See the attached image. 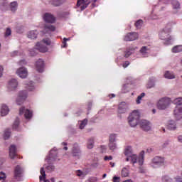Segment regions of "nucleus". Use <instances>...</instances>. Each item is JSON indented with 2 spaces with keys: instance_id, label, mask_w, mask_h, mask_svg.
Here are the masks:
<instances>
[{
  "instance_id": "nucleus-1",
  "label": "nucleus",
  "mask_w": 182,
  "mask_h": 182,
  "mask_svg": "<svg viewBox=\"0 0 182 182\" xmlns=\"http://www.w3.org/2000/svg\"><path fill=\"white\" fill-rule=\"evenodd\" d=\"M58 149L56 148H53L50 151L49 156H48L46 159V163L49 165L46 166V170L48 171H53L55 170V166L50 164L53 161H55L58 159Z\"/></svg>"
},
{
  "instance_id": "nucleus-2",
  "label": "nucleus",
  "mask_w": 182,
  "mask_h": 182,
  "mask_svg": "<svg viewBox=\"0 0 182 182\" xmlns=\"http://www.w3.org/2000/svg\"><path fill=\"white\" fill-rule=\"evenodd\" d=\"M127 122L130 127H136L140 123V112L134 110L127 117Z\"/></svg>"
},
{
  "instance_id": "nucleus-3",
  "label": "nucleus",
  "mask_w": 182,
  "mask_h": 182,
  "mask_svg": "<svg viewBox=\"0 0 182 182\" xmlns=\"http://www.w3.org/2000/svg\"><path fill=\"white\" fill-rule=\"evenodd\" d=\"M126 161H131L132 164L138 163L139 166H143L144 163V151H141L138 156L135 154H132L127 157Z\"/></svg>"
},
{
  "instance_id": "nucleus-4",
  "label": "nucleus",
  "mask_w": 182,
  "mask_h": 182,
  "mask_svg": "<svg viewBox=\"0 0 182 182\" xmlns=\"http://www.w3.org/2000/svg\"><path fill=\"white\" fill-rule=\"evenodd\" d=\"M165 164L166 159H164V157L156 156L151 160L150 166L153 168H159V167L164 166Z\"/></svg>"
},
{
  "instance_id": "nucleus-5",
  "label": "nucleus",
  "mask_w": 182,
  "mask_h": 182,
  "mask_svg": "<svg viewBox=\"0 0 182 182\" xmlns=\"http://www.w3.org/2000/svg\"><path fill=\"white\" fill-rule=\"evenodd\" d=\"M171 103V100L167 97L161 98L157 104V108L159 109V110H166L167 107L170 106V104Z\"/></svg>"
},
{
  "instance_id": "nucleus-6",
  "label": "nucleus",
  "mask_w": 182,
  "mask_h": 182,
  "mask_svg": "<svg viewBox=\"0 0 182 182\" xmlns=\"http://www.w3.org/2000/svg\"><path fill=\"white\" fill-rule=\"evenodd\" d=\"M159 39L164 41L166 45H170V41L173 39V37L170 36V32H168L165 28H163L159 31Z\"/></svg>"
},
{
  "instance_id": "nucleus-7",
  "label": "nucleus",
  "mask_w": 182,
  "mask_h": 182,
  "mask_svg": "<svg viewBox=\"0 0 182 182\" xmlns=\"http://www.w3.org/2000/svg\"><path fill=\"white\" fill-rule=\"evenodd\" d=\"M168 0H159L158 5L159 6H155V7L153 9L150 16H149V18L150 19H159V15L154 14V11H157V8H160L161 11H163V9H164V7L161 5H163V4H168V1H167Z\"/></svg>"
},
{
  "instance_id": "nucleus-8",
  "label": "nucleus",
  "mask_w": 182,
  "mask_h": 182,
  "mask_svg": "<svg viewBox=\"0 0 182 182\" xmlns=\"http://www.w3.org/2000/svg\"><path fill=\"white\" fill-rule=\"evenodd\" d=\"M28 97V91L26 90H21L18 92V95L16 100V105L21 106L26 100Z\"/></svg>"
},
{
  "instance_id": "nucleus-9",
  "label": "nucleus",
  "mask_w": 182,
  "mask_h": 182,
  "mask_svg": "<svg viewBox=\"0 0 182 182\" xmlns=\"http://www.w3.org/2000/svg\"><path fill=\"white\" fill-rule=\"evenodd\" d=\"M116 137H117V135L116 134H112L109 135V144L108 147L109 150L112 151H114V150H117V144L116 143Z\"/></svg>"
},
{
  "instance_id": "nucleus-10",
  "label": "nucleus",
  "mask_w": 182,
  "mask_h": 182,
  "mask_svg": "<svg viewBox=\"0 0 182 182\" xmlns=\"http://www.w3.org/2000/svg\"><path fill=\"white\" fill-rule=\"evenodd\" d=\"M71 153L73 157H77V159L80 157L82 155V151H80V146H79V144L75 143L73 145Z\"/></svg>"
},
{
  "instance_id": "nucleus-11",
  "label": "nucleus",
  "mask_w": 182,
  "mask_h": 182,
  "mask_svg": "<svg viewBox=\"0 0 182 182\" xmlns=\"http://www.w3.org/2000/svg\"><path fill=\"white\" fill-rule=\"evenodd\" d=\"M139 124H140L141 128L144 129V132H150V130H151V124L146 119L140 120Z\"/></svg>"
},
{
  "instance_id": "nucleus-12",
  "label": "nucleus",
  "mask_w": 182,
  "mask_h": 182,
  "mask_svg": "<svg viewBox=\"0 0 182 182\" xmlns=\"http://www.w3.org/2000/svg\"><path fill=\"white\" fill-rule=\"evenodd\" d=\"M18 80L15 78L10 80L7 85L9 92H14L18 87Z\"/></svg>"
},
{
  "instance_id": "nucleus-13",
  "label": "nucleus",
  "mask_w": 182,
  "mask_h": 182,
  "mask_svg": "<svg viewBox=\"0 0 182 182\" xmlns=\"http://www.w3.org/2000/svg\"><path fill=\"white\" fill-rule=\"evenodd\" d=\"M136 39H139V33L136 32L129 33L124 38V41H126V42L136 41Z\"/></svg>"
},
{
  "instance_id": "nucleus-14",
  "label": "nucleus",
  "mask_w": 182,
  "mask_h": 182,
  "mask_svg": "<svg viewBox=\"0 0 182 182\" xmlns=\"http://www.w3.org/2000/svg\"><path fill=\"white\" fill-rule=\"evenodd\" d=\"M16 75L21 79L28 77V70L26 68L21 67L16 70Z\"/></svg>"
},
{
  "instance_id": "nucleus-15",
  "label": "nucleus",
  "mask_w": 182,
  "mask_h": 182,
  "mask_svg": "<svg viewBox=\"0 0 182 182\" xmlns=\"http://www.w3.org/2000/svg\"><path fill=\"white\" fill-rule=\"evenodd\" d=\"M36 68L39 73H42L45 70V62L43 60L40 58L36 62Z\"/></svg>"
},
{
  "instance_id": "nucleus-16",
  "label": "nucleus",
  "mask_w": 182,
  "mask_h": 182,
  "mask_svg": "<svg viewBox=\"0 0 182 182\" xmlns=\"http://www.w3.org/2000/svg\"><path fill=\"white\" fill-rule=\"evenodd\" d=\"M43 19L48 23H55L56 18L50 13H46L43 16Z\"/></svg>"
},
{
  "instance_id": "nucleus-17",
  "label": "nucleus",
  "mask_w": 182,
  "mask_h": 182,
  "mask_svg": "<svg viewBox=\"0 0 182 182\" xmlns=\"http://www.w3.org/2000/svg\"><path fill=\"white\" fill-rule=\"evenodd\" d=\"M151 48L149 46H142L139 50V53L141 58H148L150 53Z\"/></svg>"
},
{
  "instance_id": "nucleus-18",
  "label": "nucleus",
  "mask_w": 182,
  "mask_h": 182,
  "mask_svg": "<svg viewBox=\"0 0 182 182\" xmlns=\"http://www.w3.org/2000/svg\"><path fill=\"white\" fill-rule=\"evenodd\" d=\"M36 49L41 53H46V52L49 50V49L45 45H43V43H42L41 41L37 42L36 43Z\"/></svg>"
},
{
  "instance_id": "nucleus-19",
  "label": "nucleus",
  "mask_w": 182,
  "mask_h": 182,
  "mask_svg": "<svg viewBox=\"0 0 182 182\" xmlns=\"http://www.w3.org/2000/svg\"><path fill=\"white\" fill-rule=\"evenodd\" d=\"M22 174H23V168L18 165L14 169V178H16V180H19V178L22 177Z\"/></svg>"
},
{
  "instance_id": "nucleus-20",
  "label": "nucleus",
  "mask_w": 182,
  "mask_h": 182,
  "mask_svg": "<svg viewBox=\"0 0 182 182\" xmlns=\"http://www.w3.org/2000/svg\"><path fill=\"white\" fill-rule=\"evenodd\" d=\"M40 173H41V176H39L40 181L55 182V178H51L50 180L46 179V173H45V169L43 168H41Z\"/></svg>"
},
{
  "instance_id": "nucleus-21",
  "label": "nucleus",
  "mask_w": 182,
  "mask_h": 182,
  "mask_svg": "<svg viewBox=\"0 0 182 182\" xmlns=\"http://www.w3.org/2000/svg\"><path fill=\"white\" fill-rule=\"evenodd\" d=\"M24 114V117L26 119H31L32 117V112L29 109H25V107H22L19 109V115H22Z\"/></svg>"
},
{
  "instance_id": "nucleus-22",
  "label": "nucleus",
  "mask_w": 182,
  "mask_h": 182,
  "mask_svg": "<svg viewBox=\"0 0 182 182\" xmlns=\"http://www.w3.org/2000/svg\"><path fill=\"white\" fill-rule=\"evenodd\" d=\"M129 109V105L126 102H122L119 105L118 112L119 113H126Z\"/></svg>"
},
{
  "instance_id": "nucleus-23",
  "label": "nucleus",
  "mask_w": 182,
  "mask_h": 182,
  "mask_svg": "<svg viewBox=\"0 0 182 182\" xmlns=\"http://www.w3.org/2000/svg\"><path fill=\"white\" fill-rule=\"evenodd\" d=\"M173 7V14H177L180 11V3L177 0H173L171 1Z\"/></svg>"
},
{
  "instance_id": "nucleus-24",
  "label": "nucleus",
  "mask_w": 182,
  "mask_h": 182,
  "mask_svg": "<svg viewBox=\"0 0 182 182\" xmlns=\"http://www.w3.org/2000/svg\"><path fill=\"white\" fill-rule=\"evenodd\" d=\"M90 2L86 0H78L77 2V6H81V11H84L87 8V5H89Z\"/></svg>"
},
{
  "instance_id": "nucleus-25",
  "label": "nucleus",
  "mask_w": 182,
  "mask_h": 182,
  "mask_svg": "<svg viewBox=\"0 0 182 182\" xmlns=\"http://www.w3.org/2000/svg\"><path fill=\"white\" fill-rule=\"evenodd\" d=\"M26 88L28 90V92H34V90H36V85H35V82L30 81L28 82H26Z\"/></svg>"
},
{
  "instance_id": "nucleus-26",
  "label": "nucleus",
  "mask_w": 182,
  "mask_h": 182,
  "mask_svg": "<svg viewBox=\"0 0 182 182\" xmlns=\"http://www.w3.org/2000/svg\"><path fill=\"white\" fill-rule=\"evenodd\" d=\"M56 28L55 26L47 24L44 26L43 33H50V32H55Z\"/></svg>"
},
{
  "instance_id": "nucleus-27",
  "label": "nucleus",
  "mask_w": 182,
  "mask_h": 182,
  "mask_svg": "<svg viewBox=\"0 0 182 182\" xmlns=\"http://www.w3.org/2000/svg\"><path fill=\"white\" fill-rule=\"evenodd\" d=\"M9 113V107L5 104H2L1 107V116H7Z\"/></svg>"
},
{
  "instance_id": "nucleus-28",
  "label": "nucleus",
  "mask_w": 182,
  "mask_h": 182,
  "mask_svg": "<svg viewBox=\"0 0 182 182\" xmlns=\"http://www.w3.org/2000/svg\"><path fill=\"white\" fill-rule=\"evenodd\" d=\"M168 130H176L177 129V123L174 120H170L166 124Z\"/></svg>"
},
{
  "instance_id": "nucleus-29",
  "label": "nucleus",
  "mask_w": 182,
  "mask_h": 182,
  "mask_svg": "<svg viewBox=\"0 0 182 182\" xmlns=\"http://www.w3.org/2000/svg\"><path fill=\"white\" fill-rule=\"evenodd\" d=\"M38 35L39 32L36 30L30 31L27 33V37L28 38V39H36Z\"/></svg>"
},
{
  "instance_id": "nucleus-30",
  "label": "nucleus",
  "mask_w": 182,
  "mask_h": 182,
  "mask_svg": "<svg viewBox=\"0 0 182 182\" xmlns=\"http://www.w3.org/2000/svg\"><path fill=\"white\" fill-rule=\"evenodd\" d=\"M9 156L10 159H15L16 157V146L15 145H11L9 148Z\"/></svg>"
},
{
  "instance_id": "nucleus-31",
  "label": "nucleus",
  "mask_w": 182,
  "mask_h": 182,
  "mask_svg": "<svg viewBox=\"0 0 182 182\" xmlns=\"http://www.w3.org/2000/svg\"><path fill=\"white\" fill-rule=\"evenodd\" d=\"M161 182H176V178H173L168 175H164L161 178Z\"/></svg>"
},
{
  "instance_id": "nucleus-32",
  "label": "nucleus",
  "mask_w": 182,
  "mask_h": 182,
  "mask_svg": "<svg viewBox=\"0 0 182 182\" xmlns=\"http://www.w3.org/2000/svg\"><path fill=\"white\" fill-rule=\"evenodd\" d=\"M124 154L126 156V157H129L132 154H134L133 153V147H132V146H126L124 151Z\"/></svg>"
},
{
  "instance_id": "nucleus-33",
  "label": "nucleus",
  "mask_w": 182,
  "mask_h": 182,
  "mask_svg": "<svg viewBox=\"0 0 182 182\" xmlns=\"http://www.w3.org/2000/svg\"><path fill=\"white\" fill-rule=\"evenodd\" d=\"M174 25H176V21H169L166 23L164 29H165V31H166L167 32L171 33V30L173 29V26H174Z\"/></svg>"
},
{
  "instance_id": "nucleus-34",
  "label": "nucleus",
  "mask_w": 182,
  "mask_h": 182,
  "mask_svg": "<svg viewBox=\"0 0 182 182\" xmlns=\"http://www.w3.org/2000/svg\"><path fill=\"white\" fill-rule=\"evenodd\" d=\"M165 79L173 80L176 79V74L171 71H166L164 75Z\"/></svg>"
},
{
  "instance_id": "nucleus-35",
  "label": "nucleus",
  "mask_w": 182,
  "mask_h": 182,
  "mask_svg": "<svg viewBox=\"0 0 182 182\" xmlns=\"http://www.w3.org/2000/svg\"><path fill=\"white\" fill-rule=\"evenodd\" d=\"M130 176V171L127 167H124L121 171V177H129Z\"/></svg>"
},
{
  "instance_id": "nucleus-36",
  "label": "nucleus",
  "mask_w": 182,
  "mask_h": 182,
  "mask_svg": "<svg viewBox=\"0 0 182 182\" xmlns=\"http://www.w3.org/2000/svg\"><path fill=\"white\" fill-rule=\"evenodd\" d=\"M137 49V47H132L129 49H127L125 52V58H129L132 53H134V50Z\"/></svg>"
},
{
  "instance_id": "nucleus-37",
  "label": "nucleus",
  "mask_w": 182,
  "mask_h": 182,
  "mask_svg": "<svg viewBox=\"0 0 182 182\" xmlns=\"http://www.w3.org/2000/svg\"><path fill=\"white\" fill-rule=\"evenodd\" d=\"M64 2H65V0H53L51 4L53 6H60V5H63Z\"/></svg>"
},
{
  "instance_id": "nucleus-38",
  "label": "nucleus",
  "mask_w": 182,
  "mask_h": 182,
  "mask_svg": "<svg viewBox=\"0 0 182 182\" xmlns=\"http://www.w3.org/2000/svg\"><path fill=\"white\" fill-rule=\"evenodd\" d=\"M95 146V139L93 138H90L87 140V149H93Z\"/></svg>"
},
{
  "instance_id": "nucleus-39",
  "label": "nucleus",
  "mask_w": 182,
  "mask_h": 182,
  "mask_svg": "<svg viewBox=\"0 0 182 182\" xmlns=\"http://www.w3.org/2000/svg\"><path fill=\"white\" fill-rule=\"evenodd\" d=\"M10 9L11 12H16L18 9V2L13 1L10 4Z\"/></svg>"
},
{
  "instance_id": "nucleus-40",
  "label": "nucleus",
  "mask_w": 182,
  "mask_h": 182,
  "mask_svg": "<svg viewBox=\"0 0 182 182\" xmlns=\"http://www.w3.org/2000/svg\"><path fill=\"white\" fill-rule=\"evenodd\" d=\"M173 53H178L180 52H182V45L174 46L172 48Z\"/></svg>"
},
{
  "instance_id": "nucleus-41",
  "label": "nucleus",
  "mask_w": 182,
  "mask_h": 182,
  "mask_svg": "<svg viewBox=\"0 0 182 182\" xmlns=\"http://www.w3.org/2000/svg\"><path fill=\"white\" fill-rule=\"evenodd\" d=\"M8 0H1V9L2 11H6L8 9Z\"/></svg>"
},
{
  "instance_id": "nucleus-42",
  "label": "nucleus",
  "mask_w": 182,
  "mask_h": 182,
  "mask_svg": "<svg viewBox=\"0 0 182 182\" xmlns=\"http://www.w3.org/2000/svg\"><path fill=\"white\" fill-rule=\"evenodd\" d=\"M87 175V173L83 172L80 170H77L76 171V176H77L78 177H81V178H83L84 177H86Z\"/></svg>"
},
{
  "instance_id": "nucleus-43",
  "label": "nucleus",
  "mask_w": 182,
  "mask_h": 182,
  "mask_svg": "<svg viewBox=\"0 0 182 182\" xmlns=\"http://www.w3.org/2000/svg\"><path fill=\"white\" fill-rule=\"evenodd\" d=\"M144 96H146V94L144 92H142L140 94V95L137 97V99L136 100V105H140V103H141V100L143 97H144Z\"/></svg>"
},
{
  "instance_id": "nucleus-44",
  "label": "nucleus",
  "mask_w": 182,
  "mask_h": 182,
  "mask_svg": "<svg viewBox=\"0 0 182 182\" xmlns=\"http://www.w3.org/2000/svg\"><path fill=\"white\" fill-rule=\"evenodd\" d=\"M11 137V129H6L4 131V140H8Z\"/></svg>"
},
{
  "instance_id": "nucleus-45",
  "label": "nucleus",
  "mask_w": 182,
  "mask_h": 182,
  "mask_svg": "<svg viewBox=\"0 0 182 182\" xmlns=\"http://www.w3.org/2000/svg\"><path fill=\"white\" fill-rule=\"evenodd\" d=\"M87 124V119H84L80 122L79 128L82 130L85 129V126Z\"/></svg>"
},
{
  "instance_id": "nucleus-46",
  "label": "nucleus",
  "mask_w": 182,
  "mask_h": 182,
  "mask_svg": "<svg viewBox=\"0 0 182 182\" xmlns=\"http://www.w3.org/2000/svg\"><path fill=\"white\" fill-rule=\"evenodd\" d=\"M12 35V30L11 28H6V32L4 33V38L5 39H8L9 36Z\"/></svg>"
},
{
  "instance_id": "nucleus-47",
  "label": "nucleus",
  "mask_w": 182,
  "mask_h": 182,
  "mask_svg": "<svg viewBox=\"0 0 182 182\" xmlns=\"http://www.w3.org/2000/svg\"><path fill=\"white\" fill-rule=\"evenodd\" d=\"M36 46H35L34 48H31L29 50V54L31 55V56H36V55H38V53L36 52Z\"/></svg>"
},
{
  "instance_id": "nucleus-48",
  "label": "nucleus",
  "mask_w": 182,
  "mask_h": 182,
  "mask_svg": "<svg viewBox=\"0 0 182 182\" xmlns=\"http://www.w3.org/2000/svg\"><path fill=\"white\" fill-rule=\"evenodd\" d=\"M41 42H42V43H45V45H46L47 46H50L52 43L50 39L49 38H44Z\"/></svg>"
},
{
  "instance_id": "nucleus-49",
  "label": "nucleus",
  "mask_w": 182,
  "mask_h": 182,
  "mask_svg": "<svg viewBox=\"0 0 182 182\" xmlns=\"http://www.w3.org/2000/svg\"><path fill=\"white\" fill-rule=\"evenodd\" d=\"M129 85L128 84H125L123 85L122 88V93H128L129 92Z\"/></svg>"
},
{
  "instance_id": "nucleus-50",
  "label": "nucleus",
  "mask_w": 182,
  "mask_h": 182,
  "mask_svg": "<svg viewBox=\"0 0 182 182\" xmlns=\"http://www.w3.org/2000/svg\"><path fill=\"white\" fill-rule=\"evenodd\" d=\"M135 26H136V28H137V29H140V28H141V26H143V20H138L135 23Z\"/></svg>"
},
{
  "instance_id": "nucleus-51",
  "label": "nucleus",
  "mask_w": 182,
  "mask_h": 182,
  "mask_svg": "<svg viewBox=\"0 0 182 182\" xmlns=\"http://www.w3.org/2000/svg\"><path fill=\"white\" fill-rule=\"evenodd\" d=\"M174 102L176 106H182V97L176 98Z\"/></svg>"
},
{
  "instance_id": "nucleus-52",
  "label": "nucleus",
  "mask_w": 182,
  "mask_h": 182,
  "mask_svg": "<svg viewBox=\"0 0 182 182\" xmlns=\"http://www.w3.org/2000/svg\"><path fill=\"white\" fill-rule=\"evenodd\" d=\"M19 118H16V120L14 121V124H13V129H18V127H19Z\"/></svg>"
},
{
  "instance_id": "nucleus-53",
  "label": "nucleus",
  "mask_w": 182,
  "mask_h": 182,
  "mask_svg": "<svg viewBox=\"0 0 182 182\" xmlns=\"http://www.w3.org/2000/svg\"><path fill=\"white\" fill-rule=\"evenodd\" d=\"M6 174L4 172H1V182H7Z\"/></svg>"
},
{
  "instance_id": "nucleus-54",
  "label": "nucleus",
  "mask_w": 182,
  "mask_h": 182,
  "mask_svg": "<svg viewBox=\"0 0 182 182\" xmlns=\"http://www.w3.org/2000/svg\"><path fill=\"white\" fill-rule=\"evenodd\" d=\"M151 80H153V78H151L148 83V87L149 89H151V87H154V82H151Z\"/></svg>"
},
{
  "instance_id": "nucleus-55",
  "label": "nucleus",
  "mask_w": 182,
  "mask_h": 182,
  "mask_svg": "<svg viewBox=\"0 0 182 182\" xmlns=\"http://www.w3.org/2000/svg\"><path fill=\"white\" fill-rule=\"evenodd\" d=\"M98 179L96 177H90L88 179V182H97Z\"/></svg>"
},
{
  "instance_id": "nucleus-56",
  "label": "nucleus",
  "mask_w": 182,
  "mask_h": 182,
  "mask_svg": "<svg viewBox=\"0 0 182 182\" xmlns=\"http://www.w3.org/2000/svg\"><path fill=\"white\" fill-rule=\"evenodd\" d=\"M104 160H105V161H110V160H113V156H105L104 157Z\"/></svg>"
},
{
  "instance_id": "nucleus-57",
  "label": "nucleus",
  "mask_w": 182,
  "mask_h": 182,
  "mask_svg": "<svg viewBox=\"0 0 182 182\" xmlns=\"http://www.w3.org/2000/svg\"><path fill=\"white\" fill-rule=\"evenodd\" d=\"M66 38H63V46H61V48H68V43H66Z\"/></svg>"
},
{
  "instance_id": "nucleus-58",
  "label": "nucleus",
  "mask_w": 182,
  "mask_h": 182,
  "mask_svg": "<svg viewBox=\"0 0 182 182\" xmlns=\"http://www.w3.org/2000/svg\"><path fill=\"white\" fill-rule=\"evenodd\" d=\"M113 182H120V177L114 176L112 178Z\"/></svg>"
},
{
  "instance_id": "nucleus-59",
  "label": "nucleus",
  "mask_w": 182,
  "mask_h": 182,
  "mask_svg": "<svg viewBox=\"0 0 182 182\" xmlns=\"http://www.w3.org/2000/svg\"><path fill=\"white\" fill-rule=\"evenodd\" d=\"M175 182H182V178L180 176L175 177Z\"/></svg>"
},
{
  "instance_id": "nucleus-60",
  "label": "nucleus",
  "mask_w": 182,
  "mask_h": 182,
  "mask_svg": "<svg viewBox=\"0 0 182 182\" xmlns=\"http://www.w3.org/2000/svg\"><path fill=\"white\" fill-rule=\"evenodd\" d=\"M129 65H130V62L126 61L125 63H123L122 66L123 68H127V66H129Z\"/></svg>"
},
{
  "instance_id": "nucleus-61",
  "label": "nucleus",
  "mask_w": 182,
  "mask_h": 182,
  "mask_svg": "<svg viewBox=\"0 0 182 182\" xmlns=\"http://www.w3.org/2000/svg\"><path fill=\"white\" fill-rule=\"evenodd\" d=\"M139 173H146V169L143 167H139Z\"/></svg>"
},
{
  "instance_id": "nucleus-62",
  "label": "nucleus",
  "mask_w": 182,
  "mask_h": 182,
  "mask_svg": "<svg viewBox=\"0 0 182 182\" xmlns=\"http://www.w3.org/2000/svg\"><path fill=\"white\" fill-rule=\"evenodd\" d=\"M178 141H179V143H182V135H179L178 136Z\"/></svg>"
},
{
  "instance_id": "nucleus-63",
  "label": "nucleus",
  "mask_w": 182,
  "mask_h": 182,
  "mask_svg": "<svg viewBox=\"0 0 182 182\" xmlns=\"http://www.w3.org/2000/svg\"><path fill=\"white\" fill-rule=\"evenodd\" d=\"M18 55V51H14L13 53H11V56H16Z\"/></svg>"
},
{
  "instance_id": "nucleus-64",
  "label": "nucleus",
  "mask_w": 182,
  "mask_h": 182,
  "mask_svg": "<svg viewBox=\"0 0 182 182\" xmlns=\"http://www.w3.org/2000/svg\"><path fill=\"white\" fill-rule=\"evenodd\" d=\"M127 83H132V77H129L127 79Z\"/></svg>"
}]
</instances>
